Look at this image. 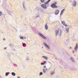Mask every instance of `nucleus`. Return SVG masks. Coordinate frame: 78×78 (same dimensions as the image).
I'll return each mask as SVG.
<instances>
[{
    "label": "nucleus",
    "mask_w": 78,
    "mask_h": 78,
    "mask_svg": "<svg viewBox=\"0 0 78 78\" xmlns=\"http://www.w3.org/2000/svg\"><path fill=\"white\" fill-rule=\"evenodd\" d=\"M57 4V2H56L54 3H53L52 5H51V6L53 8H58V7L56 5Z\"/></svg>",
    "instance_id": "f257e3e1"
},
{
    "label": "nucleus",
    "mask_w": 78,
    "mask_h": 78,
    "mask_svg": "<svg viewBox=\"0 0 78 78\" xmlns=\"http://www.w3.org/2000/svg\"><path fill=\"white\" fill-rule=\"evenodd\" d=\"M39 35H40V36H41V37H42V38H43V39H46V37L44 36L42 34H39Z\"/></svg>",
    "instance_id": "f03ea898"
},
{
    "label": "nucleus",
    "mask_w": 78,
    "mask_h": 78,
    "mask_svg": "<svg viewBox=\"0 0 78 78\" xmlns=\"http://www.w3.org/2000/svg\"><path fill=\"white\" fill-rule=\"evenodd\" d=\"M41 7L44 8V9H47V6H46L45 4H42L41 5Z\"/></svg>",
    "instance_id": "7ed1b4c3"
},
{
    "label": "nucleus",
    "mask_w": 78,
    "mask_h": 78,
    "mask_svg": "<svg viewBox=\"0 0 78 78\" xmlns=\"http://www.w3.org/2000/svg\"><path fill=\"white\" fill-rule=\"evenodd\" d=\"M44 44L47 48H48V49L50 48V46L45 43H44Z\"/></svg>",
    "instance_id": "20e7f679"
},
{
    "label": "nucleus",
    "mask_w": 78,
    "mask_h": 78,
    "mask_svg": "<svg viewBox=\"0 0 78 78\" xmlns=\"http://www.w3.org/2000/svg\"><path fill=\"white\" fill-rule=\"evenodd\" d=\"M62 24L64 25L65 27H67V25L66 24V23L64 21H62Z\"/></svg>",
    "instance_id": "39448f33"
},
{
    "label": "nucleus",
    "mask_w": 78,
    "mask_h": 78,
    "mask_svg": "<svg viewBox=\"0 0 78 78\" xmlns=\"http://www.w3.org/2000/svg\"><path fill=\"white\" fill-rule=\"evenodd\" d=\"M59 11L58 10H57L55 11V15H58L59 13Z\"/></svg>",
    "instance_id": "423d86ee"
},
{
    "label": "nucleus",
    "mask_w": 78,
    "mask_h": 78,
    "mask_svg": "<svg viewBox=\"0 0 78 78\" xmlns=\"http://www.w3.org/2000/svg\"><path fill=\"white\" fill-rule=\"evenodd\" d=\"M78 45L77 44H76V47H75L74 48L75 51H76V50H77V49H78Z\"/></svg>",
    "instance_id": "0eeeda50"
},
{
    "label": "nucleus",
    "mask_w": 78,
    "mask_h": 78,
    "mask_svg": "<svg viewBox=\"0 0 78 78\" xmlns=\"http://www.w3.org/2000/svg\"><path fill=\"white\" fill-rule=\"evenodd\" d=\"M65 11V9H63L62 10L61 12V14H60V16H61V15H62V14H63V12H64Z\"/></svg>",
    "instance_id": "6e6552de"
},
{
    "label": "nucleus",
    "mask_w": 78,
    "mask_h": 78,
    "mask_svg": "<svg viewBox=\"0 0 78 78\" xmlns=\"http://www.w3.org/2000/svg\"><path fill=\"white\" fill-rule=\"evenodd\" d=\"M76 5V1H74L73 2V6H75Z\"/></svg>",
    "instance_id": "1a4fd4ad"
},
{
    "label": "nucleus",
    "mask_w": 78,
    "mask_h": 78,
    "mask_svg": "<svg viewBox=\"0 0 78 78\" xmlns=\"http://www.w3.org/2000/svg\"><path fill=\"white\" fill-rule=\"evenodd\" d=\"M45 27L46 30H47L48 29V26L47 25V23L45 25Z\"/></svg>",
    "instance_id": "9d476101"
},
{
    "label": "nucleus",
    "mask_w": 78,
    "mask_h": 78,
    "mask_svg": "<svg viewBox=\"0 0 78 78\" xmlns=\"http://www.w3.org/2000/svg\"><path fill=\"white\" fill-rule=\"evenodd\" d=\"M50 2V0H49L48 1H47L46 2H45L44 4H47Z\"/></svg>",
    "instance_id": "9b49d317"
},
{
    "label": "nucleus",
    "mask_w": 78,
    "mask_h": 78,
    "mask_svg": "<svg viewBox=\"0 0 78 78\" xmlns=\"http://www.w3.org/2000/svg\"><path fill=\"white\" fill-rule=\"evenodd\" d=\"M66 33H69V28H68L67 29H66Z\"/></svg>",
    "instance_id": "f8f14e48"
},
{
    "label": "nucleus",
    "mask_w": 78,
    "mask_h": 78,
    "mask_svg": "<svg viewBox=\"0 0 78 78\" xmlns=\"http://www.w3.org/2000/svg\"><path fill=\"white\" fill-rule=\"evenodd\" d=\"M55 33L56 34V36L58 35V30H56L55 31Z\"/></svg>",
    "instance_id": "ddd939ff"
},
{
    "label": "nucleus",
    "mask_w": 78,
    "mask_h": 78,
    "mask_svg": "<svg viewBox=\"0 0 78 78\" xmlns=\"http://www.w3.org/2000/svg\"><path fill=\"white\" fill-rule=\"evenodd\" d=\"M12 75L13 76H16V73H12Z\"/></svg>",
    "instance_id": "4468645a"
},
{
    "label": "nucleus",
    "mask_w": 78,
    "mask_h": 78,
    "mask_svg": "<svg viewBox=\"0 0 78 78\" xmlns=\"http://www.w3.org/2000/svg\"><path fill=\"white\" fill-rule=\"evenodd\" d=\"M9 74V72L6 73L5 75L6 76H8Z\"/></svg>",
    "instance_id": "2eb2a0df"
},
{
    "label": "nucleus",
    "mask_w": 78,
    "mask_h": 78,
    "mask_svg": "<svg viewBox=\"0 0 78 78\" xmlns=\"http://www.w3.org/2000/svg\"><path fill=\"white\" fill-rule=\"evenodd\" d=\"M71 60L73 62H74L75 61L73 59V58H71Z\"/></svg>",
    "instance_id": "dca6fc26"
},
{
    "label": "nucleus",
    "mask_w": 78,
    "mask_h": 78,
    "mask_svg": "<svg viewBox=\"0 0 78 78\" xmlns=\"http://www.w3.org/2000/svg\"><path fill=\"white\" fill-rule=\"evenodd\" d=\"M45 59H47V57L45 56H43Z\"/></svg>",
    "instance_id": "f3484780"
},
{
    "label": "nucleus",
    "mask_w": 78,
    "mask_h": 78,
    "mask_svg": "<svg viewBox=\"0 0 78 78\" xmlns=\"http://www.w3.org/2000/svg\"><path fill=\"white\" fill-rule=\"evenodd\" d=\"M55 73L53 72H51V75H53Z\"/></svg>",
    "instance_id": "a211bd4d"
},
{
    "label": "nucleus",
    "mask_w": 78,
    "mask_h": 78,
    "mask_svg": "<svg viewBox=\"0 0 78 78\" xmlns=\"http://www.w3.org/2000/svg\"><path fill=\"white\" fill-rule=\"evenodd\" d=\"M41 0V2L42 3H43V2H44V0Z\"/></svg>",
    "instance_id": "6ab92c4d"
},
{
    "label": "nucleus",
    "mask_w": 78,
    "mask_h": 78,
    "mask_svg": "<svg viewBox=\"0 0 78 78\" xmlns=\"http://www.w3.org/2000/svg\"><path fill=\"white\" fill-rule=\"evenodd\" d=\"M43 72L44 73H45V72H46V71H45V70L44 69H43Z\"/></svg>",
    "instance_id": "aec40b11"
},
{
    "label": "nucleus",
    "mask_w": 78,
    "mask_h": 78,
    "mask_svg": "<svg viewBox=\"0 0 78 78\" xmlns=\"http://www.w3.org/2000/svg\"><path fill=\"white\" fill-rule=\"evenodd\" d=\"M43 74V73L41 72L40 73V75H42Z\"/></svg>",
    "instance_id": "412c9836"
},
{
    "label": "nucleus",
    "mask_w": 78,
    "mask_h": 78,
    "mask_svg": "<svg viewBox=\"0 0 78 78\" xmlns=\"http://www.w3.org/2000/svg\"><path fill=\"white\" fill-rule=\"evenodd\" d=\"M2 12H0V16H2Z\"/></svg>",
    "instance_id": "4be33fe9"
},
{
    "label": "nucleus",
    "mask_w": 78,
    "mask_h": 78,
    "mask_svg": "<svg viewBox=\"0 0 78 78\" xmlns=\"http://www.w3.org/2000/svg\"><path fill=\"white\" fill-rule=\"evenodd\" d=\"M20 39H23V37H20Z\"/></svg>",
    "instance_id": "5701e85b"
},
{
    "label": "nucleus",
    "mask_w": 78,
    "mask_h": 78,
    "mask_svg": "<svg viewBox=\"0 0 78 78\" xmlns=\"http://www.w3.org/2000/svg\"><path fill=\"white\" fill-rule=\"evenodd\" d=\"M41 65H44V63H41Z\"/></svg>",
    "instance_id": "b1692460"
},
{
    "label": "nucleus",
    "mask_w": 78,
    "mask_h": 78,
    "mask_svg": "<svg viewBox=\"0 0 78 78\" xmlns=\"http://www.w3.org/2000/svg\"><path fill=\"white\" fill-rule=\"evenodd\" d=\"M23 47H24V46H25V44L24 43L23 44Z\"/></svg>",
    "instance_id": "393cba45"
},
{
    "label": "nucleus",
    "mask_w": 78,
    "mask_h": 78,
    "mask_svg": "<svg viewBox=\"0 0 78 78\" xmlns=\"http://www.w3.org/2000/svg\"><path fill=\"white\" fill-rule=\"evenodd\" d=\"M7 48H4V49L5 50H6V49Z\"/></svg>",
    "instance_id": "a878e982"
},
{
    "label": "nucleus",
    "mask_w": 78,
    "mask_h": 78,
    "mask_svg": "<svg viewBox=\"0 0 78 78\" xmlns=\"http://www.w3.org/2000/svg\"><path fill=\"white\" fill-rule=\"evenodd\" d=\"M3 40L4 41H5V38H4V39H3Z\"/></svg>",
    "instance_id": "bb28decb"
},
{
    "label": "nucleus",
    "mask_w": 78,
    "mask_h": 78,
    "mask_svg": "<svg viewBox=\"0 0 78 78\" xmlns=\"http://www.w3.org/2000/svg\"><path fill=\"white\" fill-rule=\"evenodd\" d=\"M44 63H46V61H45L44 62Z\"/></svg>",
    "instance_id": "cd10ccee"
},
{
    "label": "nucleus",
    "mask_w": 78,
    "mask_h": 78,
    "mask_svg": "<svg viewBox=\"0 0 78 78\" xmlns=\"http://www.w3.org/2000/svg\"><path fill=\"white\" fill-rule=\"evenodd\" d=\"M44 68H45L46 67V66H44Z\"/></svg>",
    "instance_id": "c85d7f7f"
},
{
    "label": "nucleus",
    "mask_w": 78,
    "mask_h": 78,
    "mask_svg": "<svg viewBox=\"0 0 78 78\" xmlns=\"http://www.w3.org/2000/svg\"><path fill=\"white\" fill-rule=\"evenodd\" d=\"M73 53H74V51H73Z\"/></svg>",
    "instance_id": "c756f323"
},
{
    "label": "nucleus",
    "mask_w": 78,
    "mask_h": 78,
    "mask_svg": "<svg viewBox=\"0 0 78 78\" xmlns=\"http://www.w3.org/2000/svg\"><path fill=\"white\" fill-rule=\"evenodd\" d=\"M70 48H71V49H72V47H70Z\"/></svg>",
    "instance_id": "7c9ffc66"
},
{
    "label": "nucleus",
    "mask_w": 78,
    "mask_h": 78,
    "mask_svg": "<svg viewBox=\"0 0 78 78\" xmlns=\"http://www.w3.org/2000/svg\"><path fill=\"white\" fill-rule=\"evenodd\" d=\"M18 78H20V77H18Z\"/></svg>",
    "instance_id": "2f4dec72"
},
{
    "label": "nucleus",
    "mask_w": 78,
    "mask_h": 78,
    "mask_svg": "<svg viewBox=\"0 0 78 78\" xmlns=\"http://www.w3.org/2000/svg\"><path fill=\"white\" fill-rule=\"evenodd\" d=\"M42 48H43V47H42Z\"/></svg>",
    "instance_id": "473e14b6"
}]
</instances>
